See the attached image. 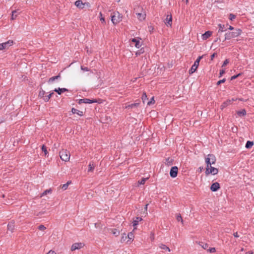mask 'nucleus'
Wrapping results in <instances>:
<instances>
[{
    "label": "nucleus",
    "instance_id": "f257e3e1",
    "mask_svg": "<svg viewBox=\"0 0 254 254\" xmlns=\"http://www.w3.org/2000/svg\"><path fill=\"white\" fill-rule=\"evenodd\" d=\"M242 33V30L239 28L235 29L233 32H228L225 34V40H230L232 38L239 36Z\"/></svg>",
    "mask_w": 254,
    "mask_h": 254
},
{
    "label": "nucleus",
    "instance_id": "f03ea898",
    "mask_svg": "<svg viewBox=\"0 0 254 254\" xmlns=\"http://www.w3.org/2000/svg\"><path fill=\"white\" fill-rule=\"evenodd\" d=\"M61 159L64 161L67 162L69 160L70 154L69 151L66 149H62L59 152Z\"/></svg>",
    "mask_w": 254,
    "mask_h": 254
},
{
    "label": "nucleus",
    "instance_id": "7ed1b4c3",
    "mask_svg": "<svg viewBox=\"0 0 254 254\" xmlns=\"http://www.w3.org/2000/svg\"><path fill=\"white\" fill-rule=\"evenodd\" d=\"M205 161L207 164V167H209V165H211L215 163V156L213 154H209L205 157Z\"/></svg>",
    "mask_w": 254,
    "mask_h": 254
},
{
    "label": "nucleus",
    "instance_id": "20e7f679",
    "mask_svg": "<svg viewBox=\"0 0 254 254\" xmlns=\"http://www.w3.org/2000/svg\"><path fill=\"white\" fill-rule=\"evenodd\" d=\"M122 20V15L118 12L111 17V21L114 25L119 23Z\"/></svg>",
    "mask_w": 254,
    "mask_h": 254
},
{
    "label": "nucleus",
    "instance_id": "39448f33",
    "mask_svg": "<svg viewBox=\"0 0 254 254\" xmlns=\"http://www.w3.org/2000/svg\"><path fill=\"white\" fill-rule=\"evenodd\" d=\"M202 56H199L197 58V59L196 60V61L194 62L193 64L192 65L191 67L190 68V69L189 70V73L190 74H192L196 70V69L199 65L200 61L202 59Z\"/></svg>",
    "mask_w": 254,
    "mask_h": 254
},
{
    "label": "nucleus",
    "instance_id": "423d86ee",
    "mask_svg": "<svg viewBox=\"0 0 254 254\" xmlns=\"http://www.w3.org/2000/svg\"><path fill=\"white\" fill-rule=\"evenodd\" d=\"M218 172V170L216 168L212 167L211 165H209V167H207L205 170V174L206 175H208L210 174L214 175L217 174Z\"/></svg>",
    "mask_w": 254,
    "mask_h": 254
},
{
    "label": "nucleus",
    "instance_id": "0eeeda50",
    "mask_svg": "<svg viewBox=\"0 0 254 254\" xmlns=\"http://www.w3.org/2000/svg\"><path fill=\"white\" fill-rule=\"evenodd\" d=\"M84 246V244L82 243H75L72 244L71 247V251H74L76 250H79L82 248H83Z\"/></svg>",
    "mask_w": 254,
    "mask_h": 254
},
{
    "label": "nucleus",
    "instance_id": "6e6552de",
    "mask_svg": "<svg viewBox=\"0 0 254 254\" xmlns=\"http://www.w3.org/2000/svg\"><path fill=\"white\" fill-rule=\"evenodd\" d=\"M178 168L176 166L172 167L170 170V175L172 178H175L177 176Z\"/></svg>",
    "mask_w": 254,
    "mask_h": 254
},
{
    "label": "nucleus",
    "instance_id": "1a4fd4ad",
    "mask_svg": "<svg viewBox=\"0 0 254 254\" xmlns=\"http://www.w3.org/2000/svg\"><path fill=\"white\" fill-rule=\"evenodd\" d=\"M165 24L168 27H171L172 24V17L171 14H167L166 18L164 20Z\"/></svg>",
    "mask_w": 254,
    "mask_h": 254
},
{
    "label": "nucleus",
    "instance_id": "9d476101",
    "mask_svg": "<svg viewBox=\"0 0 254 254\" xmlns=\"http://www.w3.org/2000/svg\"><path fill=\"white\" fill-rule=\"evenodd\" d=\"M1 44L3 50H6L13 44V41L12 40H9L7 42Z\"/></svg>",
    "mask_w": 254,
    "mask_h": 254
},
{
    "label": "nucleus",
    "instance_id": "9b49d317",
    "mask_svg": "<svg viewBox=\"0 0 254 254\" xmlns=\"http://www.w3.org/2000/svg\"><path fill=\"white\" fill-rule=\"evenodd\" d=\"M96 100H91L88 98L81 99L79 100L78 103L79 104L85 103V104H91L93 103H96Z\"/></svg>",
    "mask_w": 254,
    "mask_h": 254
},
{
    "label": "nucleus",
    "instance_id": "f8f14e48",
    "mask_svg": "<svg viewBox=\"0 0 254 254\" xmlns=\"http://www.w3.org/2000/svg\"><path fill=\"white\" fill-rule=\"evenodd\" d=\"M140 38H132L131 39V42L135 44V47L139 48L141 46V43L140 42Z\"/></svg>",
    "mask_w": 254,
    "mask_h": 254
},
{
    "label": "nucleus",
    "instance_id": "ddd939ff",
    "mask_svg": "<svg viewBox=\"0 0 254 254\" xmlns=\"http://www.w3.org/2000/svg\"><path fill=\"white\" fill-rule=\"evenodd\" d=\"M220 189V185L218 182L213 183L211 187L210 190L212 191H216Z\"/></svg>",
    "mask_w": 254,
    "mask_h": 254
},
{
    "label": "nucleus",
    "instance_id": "4468645a",
    "mask_svg": "<svg viewBox=\"0 0 254 254\" xmlns=\"http://www.w3.org/2000/svg\"><path fill=\"white\" fill-rule=\"evenodd\" d=\"M212 32L210 31L205 32L202 35V38L203 40H206L212 35Z\"/></svg>",
    "mask_w": 254,
    "mask_h": 254
},
{
    "label": "nucleus",
    "instance_id": "2eb2a0df",
    "mask_svg": "<svg viewBox=\"0 0 254 254\" xmlns=\"http://www.w3.org/2000/svg\"><path fill=\"white\" fill-rule=\"evenodd\" d=\"M137 18L139 21H143L146 17V14L145 12L143 13H136Z\"/></svg>",
    "mask_w": 254,
    "mask_h": 254
},
{
    "label": "nucleus",
    "instance_id": "dca6fc26",
    "mask_svg": "<svg viewBox=\"0 0 254 254\" xmlns=\"http://www.w3.org/2000/svg\"><path fill=\"white\" fill-rule=\"evenodd\" d=\"M68 89L65 88H55L54 91L57 92L59 95H61L63 92L67 91Z\"/></svg>",
    "mask_w": 254,
    "mask_h": 254
},
{
    "label": "nucleus",
    "instance_id": "f3484780",
    "mask_svg": "<svg viewBox=\"0 0 254 254\" xmlns=\"http://www.w3.org/2000/svg\"><path fill=\"white\" fill-rule=\"evenodd\" d=\"M84 4L85 3H83L81 0H78L75 2V5L80 9H83Z\"/></svg>",
    "mask_w": 254,
    "mask_h": 254
},
{
    "label": "nucleus",
    "instance_id": "a211bd4d",
    "mask_svg": "<svg viewBox=\"0 0 254 254\" xmlns=\"http://www.w3.org/2000/svg\"><path fill=\"white\" fill-rule=\"evenodd\" d=\"M61 78V75L60 74H59V75L51 77L49 78L48 80L49 83H53L55 80L56 79H59Z\"/></svg>",
    "mask_w": 254,
    "mask_h": 254
},
{
    "label": "nucleus",
    "instance_id": "6ab92c4d",
    "mask_svg": "<svg viewBox=\"0 0 254 254\" xmlns=\"http://www.w3.org/2000/svg\"><path fill=\"white\" fill-rule=\"evenodd\" d=\"M142 219L141 217H136L133 220L132 224L133 226H136L138 225V222L141 221Z\"/></svg>",
    "mask_w": 254,
    "mask_h": 254
},
{
    "label": "nucleus",
    "instance_id": "aec40b11",
    "mask_svg": "<svg viewBox=\"0 0 254 254\" xmlns=\"http://www.w3.org/2000/svg\"><path fill=\"white\" fill-rule=\"evenodd\" d=\"M14 229V222H10L7 225V230L10 231L11 232H12Z\"/></svg>",
    "mask_w": 254,
    "mask_h": 254
},
{
    "label": "nucleus",
    "instance_id": "412c9836",
    "mask_svg": "<svg viewBox=\"0 0 254 254\" xmlns=\"http://www.w3.org/2000/svg\"><path fill=\"white\" fill-rule=\"evenodd\" d=\"M71 112L74 114H77L78 115H79L80 116H83V112H82V111L78 110H77V109H76L75 108H72Z\"/></svg>",
    "mask_w": 254,
    "mask_h": 254
},
{
    "label": "nucleus",
    "instance_id": "4be33fe9",
    "mask_svg": "<svg viewBox=\"0 0 254 254\" xmlns=\"http://www.w3.org/2000/svg\"><path fill=\"white\" fill-rule=\"evenodd\" d=\"M231 104V101H230V99L226 100L224 102L222 103V104L221 105V109H223L224 108H226L227 106L230 105Z\"/></svg>",
    "mask_w": 254,
    "mask_h": 254
},
{
    "label": "nucleus",
    "instance_id": "5701e85b",
    "mask_svg": "<svg viewBox=\"0 0 254 254\" xmlns=\"http://www.w3.org/2000/svg\"><path fill=\"white\" fill-rule=\"evenodd\" d=\"M218 33H222L225 31L226 30V29L225 28V26L224 24H218Z\"/></svg>",
    "mask_w": 254,
    "mask_h": 254
},
{
    "label": "nucleus",
    "instance_id": "b1692460",
    "mask_svg": "<svg viewBox=\"0 0 254 254\" xmlns=\"http://www.w3.org/2000/svg\"><path fill=\"white\" fill-rule=\"evenodd\" d=\"M88 166H89V169L88 170V172H93L95 168V164L94 162H90Z\"/></svg>",
    "mask_w": 254,
    "mask_h": 254
},
{
    "label": "nucleus",
    "instance_id": "393cba45",
    "mask_svg": "<svg viewBox=\"0 0 254 254\" xmlns=\"http://www.w3.org/2000/svg\"><path fill=\"white\" fill-rule=\"evenodd\" d=\"M238 115L240 117L245 116L247 114V112L245 109H242L241 111H239L237 112Z\"/></svg>",
    "mask_w": 254,
    "mask_h": 254
},
{
    "label": "nucleus",
    "instance_id": "a878e982",
    "mask_svg": "<svg viewBox=\"0 0 254 254\" xmlns=\"http://www.w3.org/2000/svg\"><path fill=\"white\" fill-rule=\"evenodd\" d=\"M139 103H132L129 105H128L125 107L126 109H129L133 108L136 107H137L139 105Z\"/></svg>",
    "mask_w": 254,
    "mask_h": 254
},
{
    "label": "nucleus",
    "instance_id": "bb28decb",
    "mask_svg": "<svg viewBox=\"0 0 254 254\" xmlns=\"http://www.w3.org/2000/svg\"><path fill=\"white\" fill-rule=\"evenodd\" d=\"M18 14L19 13L17 12V11L16 10L12 11L11 16V19L12 20H14V19H16V18Z\"/></svg>",
    "mask_w": 254,
    "mask_h": 254
},
{
    "label": "nucleus",
    "instance_id": "cd10ccee",
    "mask_svg": "<svg viewBox=\"0 0 254 254\" xmlns=\"http://www.w3.org/2000/svg\"><path fill=\"white\" fill-rule=\"evenodd\" d=\"M127 238L129 239L127 241V243H128L129 241H130V240H133V238H134V235H133V233L131 232H129V233H128L127 235Z\"/></svg>",
    "mask_w": 254,
    "mask_h": 254
},
{
    "label": "nucleus",
    "instance_id": "c85d7f7f",
    "mask_svg": "<svg viewBox=\"0 0 254 254\" xmlns=\"http://www.w3.org/2000/svg\"><path fill=\"white\" fill-rule=\"evenodd\" d=\"M53 94H54V92H52L48 95L45 96V97H44V100L45 102H48L50 100V99L51 98V97L53 95Z\"/></svg>",
    "mask_w": 254,
    "mask_h": 254
},
{
    "label": "nucleus",
    "instance_id": "c756f323",
    "mask_svg": "<svg viewBox=\"0 0 254 254\" xmlns=\"http://www.w3.org/2000/svg\"><path fill=\"white\" fill-rule=\"evenodd\" d=\"M253 145H254L253 141H248L246 144L245 147L247 148H250L253 146Z\"/></svg>",
    "mask_w": 254,
    "mask_h": 254
},
{
    "label": "nucleus",
    "instance_id": "7c9ffc66",
    "mask_svg": "<svg viewBox=\"0 0 254 254\" xmlns=\"http://www.w3.org/2000/svg\"><path fill=\"white\" fill-rule=\"evenodd\" d=\"M165 164L168 166L171 165L173 164V160L171 158H168L166 159Z\"/></svg>",
    "mask_w": 254,
    "mask_h": 254
},
{
    "label": "nucleus",
    "instance_id": "2f4dec72",
    "mask_svg": "<svg viewBox=\"0 0 254 254\" xmlns=\"http://www.w3.org/2000/svg\"><path fill=\"white\" fill-rule=\"evenodd\" d=\"M160 248L162 250H167L168 252H170V249L169 247H167L165 245L161 244L159 246Z\"/></svg>",
    "mask_w": 254,
    "mask_h": 254
},
{
    "label": "nucleus",
    "instance_id": "473e14b6",
    "mask_svg": "<svg viewBox=\"0 0 254 254\" xmlns=\"http://www.w3.org/2000/svg\"><path fill=\"white\" fill-rule=\"evenodd\" d=\"M144 52V50L143 48H141L140 50H138L135 53V55L136 56H138L141 54H143Z\"/></svg>",
    "mask_w": 254,
    "mask_h": 254
},
{
    "label": "nucleus",
    "instance_id": "72a5a7b5",
    "mask_svg": "<svg viewBox=\"0 0 254 254\" xmlns=\"http://www.w3.org/2000/svg\"><path fill=\"white\" fill-rule=\"evenodd\" d=\"M176 219L178 222H181L182 224H183V219L181 215V214H179L176 216Z\"/></svg>",
    "mask_w": 254,
    "mask_h": 254
},
{
    "label": "nucleus",
    "instance_id": "f704fd0d",
    "mask_svg": "<svg viewBox=\"0 0 254 254\" xmlns=\"http://www.w3.org/2000/svg\"><path fill=\"white\" fill-rule=\"evenodd\" d=\"M200 245L204 250H207V248H208V245L206 243L201 242L200 243Z\"/></svg>",
    "mask_w": 254,
    "mask_h": 254
},
{
    "label": "nucleus",
    "instance_id": "c9c22d12",
    "mask_svg": "<svg viewBox=\"0 0 254 254\" xmlns=\"http://www.w3.org/2000/svg\"><path fill=\"white\" fill-rule=\"evenodd\" d=\"M70 183V182H67L66 184H64L62 186V189L63 190H66L67 188H68V186L69 185V184Z\"/></svg>",
    "mask_w": 254,
    "mask_h": 254
},
{
    "label": "nucleus",
    "instance_id": "e433bc0d",
    "mask_svg": "<svg viewBox=\"0 0 254 254\" xmlns=\"http://www.w3.org/2000/svg\"><path fill=\"white\" fill-rule=\"evenodd\" d=\"M127 235L125 233H124L122 235V236L121 238V242L122 243L124 242L127 240Z\"/></svg>",
    "mask_w": 254,
    "mask_h": 254
},
{
    "label": "nucleus",
    "instance_id": "4c0bfd02",
    "mask_svg": "<svg viewBox=\"0 0 254 254\" xmlns=\"http://www.w3.org/2000/svg\"><path fill=\"white\" fill-rule=\"evenodd\" d=\"M141 99L143 103L147 99V96L145 92L143 93Z\"/></svg>",
    "mask_w": 254,
    "mask_h": 254
},
{
    "label": "nucleus",
    "instance_id": "58836bf2",
    "mask_svg": "<svg viewBox=\"0 0 254 254\" xmlns=\"http://www.w3.org/2000/svg\"><path fill=\"white\" fill-rule=\"evenodd\" d=\"M42 150L44 152L45 156L47 155L48 152L47 150L46 147L44 145H43V146H42Z\"/></svg>",
    "mask_w": 254,
    "mask_h": 254
},
{
    "label": "nucleus",
    "instance_id": "ea45409f",
    "mask_svg": "<svg viewBox=\"0 0 254 254\" xmlns=\"http://www.w3.org/2000/svg\"><path fill=\"white\" fill-rule=\"evenodd\" d=\"M148 179V178H142L141 180L138 181V183L140 185H143L146 181V180Z\"/></svg>",
    "mask_w": 254,
    "mask_h": 254
},
{
    "label": "nucleus",
    "instance_id": "a19ab883",
    "mask_svg": "<svg viewBox=\"0 0 254 254\" xmlns=\"http://www.w3.org/2000/svg\"><path fill=\"white\" fill-rule=\"evenodd\" d=\"M112 233L116 236H118L119 235V234H120L119 231H118L116 229H113V231H112Z\"/></svg>",
    "mask_w": 254,
    "mask_h": 254
},
{
    "label": "nucleus",
    "instance_id": "79ce46f5",
    "mask_svg": "<svg viewBox=\"0 0 254 254\" xmlns=\"http://www.w3.org/2000/svg\"><path fill=\"white\" fill-rule=\"evenodd\" d=\"M241 74H242V73H239V74H238L237 75H235L232 76L231 77V80H234V79H236L237 77L240 76Z\"/></svg>",
    "mask_w": 254,
    "mask_h": 254
},
{
    "label": "nucleus",
    "instance_id": "37998d69",
    "mask_svg": "<svg viewBox=\"0 0 254 254\" xmlns=\"http://www.w3.org/2000/svg\"><path fill=\"white\" fill-rule=\"evenodd\" d=\"M45 94V91H44L43 90H42L41 91H40L39 95L41 97H43L44 98V97L45 96H44Z\"/></svg>",
    "mask_w": 254,
    "mask_h": 254
},
{
    "label": "nucleus",
    "instance_id": "c03bdc74",
    "mask_svg": "<svg viewBox=\"0 0 254 254\" xmlns=\"http://www.w3.org/2000/svg\"><path fill=\"white\" fill-rule=\"evenodd\" d=\"M207 251L210 253H213L216 252V250L215 248H210L207 250Z\"/></svg>",
    "mask_w": 254,
    "mask_h": 254
},
{
    "label": "nucleus",
    "instance_id": "a18cd8bd",
    "mask_svg": "<svg viewBox=\"0 0 254 254\" xmlns=\"http://www.w3.org/2000/svg\"><path fill=\"white\" fill-rule=\"evenodd\" d=\"M51 191V190H45L41 194V197L45 195H46L48 193H49Z\"/></svg>",
    "mask_w": 254,
    "mask_h": 254
},
{
    "label": "nucleus",
    "instance_id": "49530a36",
    "mask_svg": "<svg viewBox=\"0 0 254 254\" xmlns=\"http://www.w3.org/2000/svg\"><path fill=\"white\" fill-rule=\"evenodd\" d=\"M155 103V100H154V97H152L150 101H149L148 103H147V105H150L151 104H153L154 103Z\"/></svg>",
    "mask_w": 254,
    "mask_h": 254
},
{
    "label": "nucleus",
    "instance_id": "de8ad7c7",
    "mask_svg": "<svg viewBox=\"0 0 254 254\" xmlns=\"http://www.w3.org/2000/svg\"><path fill=\"white\" fill-rule=\"evenodd\" d=\"M235 17L236 16L233 14L231 13L229 15V19L231 20H233L235 18Z\"/></svg>",
    "mask_w": 254,
    "mask_h": 254
},
{
    "label": "nucleus",
    "instance_id": "09e8293b",
    "mask_svg": "<svg viewBox=\"0 0 254 254\" xmlns=\"http://www.w3.org/2000/svg\"><path fill=\"white\" fill-rule=\"evenodd\" d=\"M81 69L84 71H88L89 70V69L87 67H84L83 66H81Z\"/></svg>",
    "mask_w": 254,
    "mask_h": 254
},
{
    "label": "nucleus",
    "instance_id": "8fccbe9b",
    "mask_svg": "<svg viewBox=\"0 0 254 254\" xmlns=\"http://www.w3.org/2000/svg\"><path fill=\"white\" fill-rule=\"evenodd\" d=\"M226 81V79L225 78L222 79V80H220L219 81H218L217 83V85H220V84L221 83H224Z\"/></svg>",
    "mask_w": 254,
    "mask_h": 254
},
{
    "label": "nucleus",
    "instance_id": "3c124183",
    "mask_svg": "<svg viewBox=\"0 0 254 254\" xmlns=\"http://www.w3.org/2000/svg\"><path fill=\"white\" fill-rule=\"evenodd\" d=\"M229 61L228 59L225 60L223 63L222 66L226 65L229 63Z\"/></svg>",
    "mask_w": 254,
    "mask_h": 254
},
{
    "label": "nucleus",
    "instance_id": "603ef678",
    "mask_svg": "<svg viewBox=\"0 0 254 254\" xmlns=\"http://www.w3.org/2000/svg\"><path fill=\"white\" fill-rule=\"evenodd\" d=\"M38 228L40 230L44 231L46 229V227L44 225H41L39 226Z\"/></svg>",
    "mask_w": 254,
    "mask_h": 254
},
{
    "label": "nucleus",
    "instance_id": "864d4df0",
    "mask_svg": "<svg viewBox=\"0 0 254 254\" xmlns=\"http://www.w3.org/2000/svg\"><path fill=\"white\" fill-rule=\"evenodd\" d=\"M100 15L101 16V17L100 18V20L101 21V22L102 23H105V18L102 17V14L101 12L100 13Z\"/></svg>",
    "mask_w": 254,
    "mask_h": 254
},
{
    "label": "nucleus",
    "instance_id": "5fc2aeb1",
    "mask_svg": "<svg viewBox=\"0 0 254 254\" xmlns=\"http://www.w3.org/2000/svg\"><path fill=\"white\" fill-rule=\"evenodd\" d=\"M225 72V70H224V69L220 70V73H219L220 76H222V75H223Z\"/></svg>",
    "mask_w": 254,
    "mask_h": 254
},
{
    "label": "nucleus",
    "instance_id": "6e6d98bb",
    "mask_svg": "<svg viewBox=\"0 0 254 254\" xmlns=\"http://www.w3.org/2000/svg\"><path fill=\"white\" fill-rule=\"evenodd\" d=\"M216 55V53H213L211 56V60H213V59L215 58V56Z\"/></svg>",
    "mask_w": 254,
    "mask_h": 254
},
{
    "label": "nucleus",
    "instance_id": "4d7b16f0",
    "mask_svg": "<svg viewBox=\"0 0 254 254\" xmlns=\"http://www.w3.org/2000/svg\"><path fill=\"white\" fill-rule=\"evenodd\" d=\"M228 29L230 30H234L235 29H234V28L232 26H229V27L228 28Z\"/></svg>",
    "mask_w": 254,
    "mask_h": 254
},
{
    "label": "nucleus",
    "instance_id": "13d9d810",
    "mask_svg": "<svg viewBox=\"0 0 254 254\" xmlns=\"http://www.w3.org/2000/svg\"><path fill=\"white\" fill-rule=\"evenodd\" d=\"M234 236L235 237V238H238L239 237L238 234L237 232H235L233 234Z\"/></svg>",
    "mask_w": 254,
    "mask_h": 254
},
{
    "label": "nucleus",
    "instance_id": "bf43d9fd",
    "mask_svg": "<svg viewBox=\"0 0 254 254\" xmlns=\"http://www.w3.org/2000/svg\"><path fill=\"white\" fill-rule=\"evenodd\" d=\"M47 254H56L54 251H50Z\"/></svg>",
    "mask_w": 254,
    "mask_h": 254
},
{
    "label": "nucleus",
    "instance_id": "052dcab7",
    "mask_svg": "<svg viewBox=\"0 0 254 254\" xmlns=\"http://www.w3.org/2000/svg\"><path fill=\"white\" fill-rule=\"evenodd\" d=\"M237 100V99L232 98V99L230 100L231 101V103L232 104L233 102Z\"/></svg>",
    "mask_w": 254,
    "mask_h": 254
},
{
    "label": "nucleus",
    "instance_id": "680f3d73",
    "mask_svg": "<svg viewBox=\"0 0 254 254\" xmlns=\"http://www.w3.org/2000/svg\"><path fill=\"white\" fill-rule=\"evenodd\" d=\"M3 50V48H2V47L1 46V44H0V51Z\"/></svg>",
    "mask_w": 254,
    "mask_h": 254
},
{
    "label": "nucleus",
    "instance_id": "e2e57ef3",
    "mask_svg": "<svg viewBox=\"0 0 254 254\" xmlns=\"http://www.w3.org/2000/svg\"><path fill=\"white\" fill-rule=\"evenodd\" d=\"M147 206H148V204H146V205H145V210H147Z\"/></svg>",
    "mask_w": 254,
    "mask_h": 254
}]
</instances>
